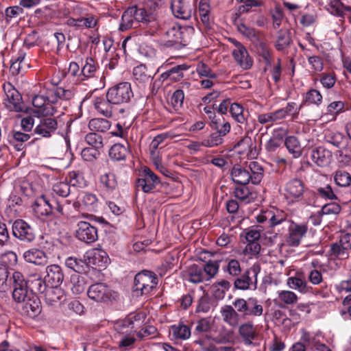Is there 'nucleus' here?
<instances>
[{
    "instance_id": "603ef678",
    "label": "nucleus",
    "mask_w": 351,
    "mask_h": 351,
    "mask_svg": "<svg viewBox=\"0 0 351 351\" xmlns=\"http://www.w3.org/2000/svg\"><path fill=\"white\" fill-rule=\"evenodd\" d=\"M327 10L333 15L343 16L345 11H351V7L344 6L340 0H330Z\"/></svg>"
},
{
    "instance_id": "cd10ccee",
    "label": "nucleus",
    "mask_w": 351,
    "mask_h": 351,
    "mask_svg": "<svg viewBox=\"0 0 351 351\" xmlns=\"http://www.w3.org/2000/svg\"><path fill=\"white\" fill-rule=\"evenodd\" d=\"M231 177L234 182L241 185H246L251 182L250 176L247 167L234 165L231 171Z\"/></svg>"
},
{
    "instance_id": "a18cd8bd",
    "label": "nucleus",
    "mask_w": 351,
    "mask_h": 351,
    "mask_svg": "<svg viewBox=\"0 0 351 351\" xmlns=\"http://www.w3.org/2000/svg\"><path fill=\"white\" fill-rule=\"evenodd\" d=\"M111 126L110 121L103 118H95L89 121L88 128L94 132H106Z\"/></svg>"
},
{
    "instance_id": "49530a36",
    "label": "nucleus",
    "mask_w": 351,
    "mask_h": 351,
    "mask_svg": "<svg viewBox=\"0 0 351 351\" xmlns=\"http://www.w3.org/2000/svg\"><path fill=\"white\" fill-rule=\"evenodd\" d=\"M68 24L76 27L93 28L97 25V20L93 16H88L79 19H71L68 21Z\"/></svg>"
},
{
    "instance_id": "f704fd0d",
    "label": "nucleus",
    "mask_w": 351,
    "mask_h": 351,
    "mask_svg": "<svg viewBox=\"0 0 351 351\" xmlns=\"http://www.w3.org/2000/svg\"><path fill=\"white\" fill-rule=\"evenodd\" d=\"M188 68L189 67L186 64L175 66L162 73L160 79L162 81L169 80L171 82H178L184 77L182 71L187 70Z\"/></svg>"
},
{
    "instance_id": "393cba45",
    "label": "nucleus",
    "mask_w": 351,
    "mask_h": 351,
    "mask_svg": "<svg viewBox=\"0 0 351 351\" xmlns=\"http://www.w3.org/2000/svg\"><path fill=\"white\" fill-rule=\"evenodd\" d=\"M31 138L30 134L25 132L17 131L15 130L10 132L8 136V142L16 150L21 151L24 148V143Z\"/></svg>"
},
{
    "instance_id": "6e6552de",
    "label": "nucleus",
    "mask_w": 351,
    "mask_h": 351,
    "mask_svg": "<svg viewBox=\"0 0 351 351\" xmlns=\"http://www.w3.org/2000/svg\"><path fill=\"white\" fill-rule=\"evenodd\" d=\"M87 295L90 299L97 302H106L117 297L116 292L104 283L90 285L87 291Z\"/></svg>"
},
{
    "instance_id": "e433bc0d",
    "label": "nucleus",
    "mask_w": 351,
    "mask_h": 351,
    "mask_svg": "<svg viewBox=\"0 0 351 351\" xmlns=\"http://www.w3.org/2000/svg\"><path fill=\"white\" fill-rule=\"evenodd\" d=\"M128 152L129 150L127 146L121 143H115L109 150V156L115 161L125 160Z\"/></svg>"
},
{
    "instance_id": "9b49d317",
    "label": "nucleus",
    "mask_w": 351,
    "mask_h": 351,
    "mask_svg": "<svg viewBox=\"0 0 351 351\" xmlns=\"http://www.w3.org/2000/svg\"><path fill=\"white\" fill-rule=\"evenodd\" d=\"M75 237L87 244L93 243L98 239L97 229L88 222L79 221L77 224Z\"/></svg>"
},
{
    "instance_id": "ea45409f",
    "label": "nucleus",
    "mask_w": 351,
    "mask_h": 351,
    "mask_svg": "<svg viewBox=\"0 0 351 351\" xmlns=\"http://www.w3.org/2000/svg\"><path fill=\"white\" fill-rule=\"evenodd\" d=\"M134 12L133 8H128L121 16V22L119 25V29L122 32L126 31L134 27L136 23Z\"/></svg>"
},
{
    "instance_id": "bb28decb",
    "label": "nucleus",
    "mask_w": 351,
    "mask_h": 351,
    "mask_svg": "<svg viewBox=\"0 0 351 351\" xmlns=\"http://www.w3.org/2000/svg\"><path fill=\"white\" fill-rule=\"evenodd\" d=\"M221 315L223 321L231 327H236L239 323V314L235 308L231 305H226L221 308Z\"/></svg>"
},
{
    "instance_id": "864d4df0",
    "label": "nucleus",
    "mask_w": 351,
    "mask_h": 351,
    "mask_svg": "<svg viewBox=\"0 0 351 351\" xmlns=\"http://www.w3.org/2000/svg\"><path fill=\"white\" fill-rule=\"evenodd\" d=\"M214 305V301L208 293H204L197 301L196 313H208Z\"/></svg>"
},
{
    "instance_id": "c9c22d12",
    "label": "nucleus",
    "mask_w": 351,
    "mask_h": 351,
    "mask_svg": "<svg viewBox=\"0 0 351 351\" xmlns=\"http://www.w3.org/2000/svg\"><path fill=\"white\" fill-rule=\"evenodd\" d=\"M99 182L106 192L114 191L118 185L117 176L111 171L102 174L99 178Z\"/></svg>"
},
{
    "instance_id": "5fc2aeb1",
    "label": "nucleus",
    "mask_w": 351,
    "mask_h": 351,
    "mask_svg": "<svg viewBox=\"0 0 351 351\" xmlns=\"http://www.w3.org/2000/svg\"><path fill=\"white\" fill-rule=\"evenodd\" d=\"M249 298H236L232 305L237 309L238 314H240L243 318H249Z\"/></svg>"
},
{
    "instance_id": "f3484780",
    "label": "nucleus",
    "mask_w": 351,
    "mask_h": 351,
    "mask_svg": "<svg viewBox=\"0 0 351 351\" xmlns=\"http://www.w3.org/2000/svg\"><path fill=\"white\" fill-rule=\"evenodd\" d=\"M166 35L168 39L165 42L164 45L167 47L177 49L187 45V40L180 28L172 27L167 32Z\"/></svg>"
},
{
    "instance_id": "9d476101",
    "label": "nucleus",
    "mask_w": 351,
    "mask_h": 351,
    "mask_svg": "<svg viewBox=\"0 0 351 351\" xmlns=\"http://www.w3.org/2000/svg\"><path fill=\"white\" fill-rule=\"evenodd\" d=\"M12 234L23 242L31 243L36 238L33 228L23 219H17L12 224Z\"/></svg>"
},
{
    "instance_id": "09e8293b",
    "label": "nucleus",
    "mask_w": 351,
    "mask_h": 351,
    "mask_svg": "<svg viewBox=\"0 0 351 351\" xmlns=\"http://www.w3.org/2000/svg\"><path fill=\"white\" fill-rule=\"evenodd\" d=\"M249 317H259L264 314V308L261 301L256 298H249Z\"/></svg>"
},
{
    "instance_id": "0e129e2a",
    "label": "nucleus",
    "mask_w": 351,
    "mask_h": 351,
    "mask_svg": "<svg viewBox=\"0 0 351 351\" xmlns=\"http://www.w3.org/2000/svg\"><path fill=\"white\" fill-rule=\"evenodd\" d=\"M304 106L302 103L300 106H298L295 102H289L285 108H280V110L282 112V117L285 119L288 114L291 115L293 119H296L298 117L300 110Z\"/></svg>"
},
{
    "instance_id": "412c9836",
    "label": "nucleus",
    "mask_w": 351,
    "mask_h": 351,
    "mask_svg": "<svg viewBox=\"0 0 351 351\" xmlns=\"http://www.w3.org/2000/svg\"><path fill=\"white\" fill-rule=\"evenodd\" d=\"M32 208L38 217L48 216L53 213V204L45 195L38 197L33 204Z\"/></svg>"
},
{
    "instance_id": "8fccbe9b",
    "label": "nucleus",
    "mask_w": 351,
    "mask_h": 351,
    "mask_svg": "<svg viewBox=\"0 0 351 351\" xmlns=\"http://www.w3.org/2000/svg\"><path fill=\"white\" fill-rule=\"evenodd\" d=\"M133 75L136 80L145 83L154 77L152 73L148 71L144 64H140L133 69Z\"/></svg>"
},
{
    "instance_id": "1a4fd4ad",
    "label": "nucleus",
    "mask_w": 351,
    "mask_h": 351,
    "mask_svg": "<svg viewBox=\"0 0 351 351\" xmlns=\"http://www.w3.org/2000/svg\"><path fill=\"white\" fill-rule=\"evenodd\" d=\"M17 308L23 316L32 319L36 317L42 311L40 301L36 293L20 302Z\"/></svg>"
},
{
    "instance_id": "7ed1b4c3",
    "label": "nucleus",
    "mask_w": 351,
    "mask_h": 351,
    "mask_svg": "<svg viewBox=\"0 0 351 351\" xmlns=\"http://www.w3.org/2000/svg\"><path fill=\"white\" fill-rule=\"evenodd\" d=\"M158 284V278L154 272L143 270L136 274L133 291L141 295H148L156 291Z\"/></svg>"
},
{
    "instance_id": "72a5a7b5",
    "label": "nucleus",
    "mask_w": 351,
    "mask_h": 351,
    "mask_svg": "<svg viewBox=\"0 0 351 351\" xmlns=\"http://www.w3.org/2000/svg\"><path fill=\"white\" fill-rule=\"evenodd\" d=\"M185 275L186 279L192 283L197 284L206 281L203 268L196 264L189 266L185 271Z\"/></svg>"
},
{
    "instance_id": "39448f33",
    "label": "nucleus",
    "mask_w": 351,
    "mask_h": 351,
    "mask_svg": "<svg viewBox=\"0 0 351 351\" xmlns=\"http://www.w3.org/2000/svg\"><path fill=\"white\" fill-rule=\"evenodd\" d=\"M133 97L131 85L128 82H121L110 88L106 97L115 105L128 103Z\"/></svg>"
},
{
    "instance_id": "c03bdc74",
    "label": "nucleus",
    "mask_w": 351,
    "mask_h": 351,
    "mask_svg": "<svg viewBox=\"0 0 351 351\" xmlns=\"http://www.w3.org/2000/svg\"><path fill=\"white\" fill-rule=\"evenodd\" d=\"M213 339V337L210 335H202L194 341V343L198 345L202 351H217Z\"/></svg>"
},
{
    "instance_id": "423d86ee",
    "label": "nucleus",
    "mask_w": 351,
    "mask_h": 351,
    "mask_svg": "<svg viewBox=\"0 0 351 351\" xmlns=\"http://www.w3.org/2000/svg\"><path fill=\"white\" fill-rule=\"evenodd\" d=\"M256 220L258 223L268 222L269 226L271 228L282 226V229L287 227L289 223L286 213L274 208L262 210L256 216Z\"/></svg>"
},
{
    "instance_id": "774afa93",
    "label": "nucleus",
    "mask_w": 351,
    "mask_h": 351,
    "mask_svg": "<svg viewBox=\"0 0 351 351\" xmlns=\"http://www.w3.org/2000/svg\"><path fill=\"white\" fill-rule=\"evenodd\" d=\"M71 291L74 294L78 295L83 293L86 288V283L83 277L80 276H73Z\"/></svg>"
},
{
    "instance_id": "338daca9",
    "label": "nucleus",
    "mask_w": 351,
    "mask_h": 351,
    "mask_svg": "<svg viewBox=\"0 0 351 351\" xmlns=\"http://www.w3.org/2000/svg\"><path fill=\"white\" fill-rule=\"evenodd\" d=\"M334 180L338 186L345 187L350 184L351 176L347 171L339 170L335 172Z\"/></svg>"
},
{
    "instance_id": "3c124183",
    "label": "nucleus",
    "mask_w": 351,
    "mask_h": 351,
    "mask_svg": "<svg viewBox=\"0 0 351 351\" xmlns=\"http://www.w3.org/2000/svg\"><path fill=\"white\" fill-rule=\"evenodd\" d=\"M291 38L289 30L280 29L278 31L276 43V47L277 50H283L291 44Z\"/></svg>"
},
{
    "instance_id": "ddd939ff",
    "label": "nucleus",
    "mask_w": 351,
    "mask_h": 351,
    "mask_svg": "<svg viewBox=\"0 0 351 351\" xmlns=\"http://www.w3.org/2000/svg\"><path fill=\"white\" fill-rule=\"evenodd\" d=\"M4 90L6 95L5 105L12 111L21 112L23 110L22 96L20 93L10 84L4 85Z\"/></svg>"
},
{
    "instance_id": "79ce46f5",
    "label": "nucleus",
    "mask_w": 351,
    "mask_h": 351,
    "mask_svg": "<svg viewBox=\"0 0 351 351\" xmlns=\"http://www.w3.org/2000/svg\"><path fill=\"white\" fill-rule=\"evenodd\" d=\"M287 284L290 289L298 290L302 293H306L312 289L307 282L299 276H293L287 278Z\"/></svg>"
},
{
    "instance_id": "20e7f679",
    "label": "nucleus",
    "mask_w": 351,
    "mask_h": 351,
    "mask_svg": "<svg viewBox=\"0 0 351 351\" xmlns=\"http://www.w3.org/2000/svg\"><path fill=\"white\" fill-rule=\"evenodd\" d=\"M27 283L28 282L25 279L22 273L12 271V282L11 284V289H13L12 298L18 304L35 293L29 291Z\"/></svg>"
},
{
    "instance_id": "6e6d98bb",
    "label": "nucleus",
    "mask_w": 351,
    "mask_h": 351,
    "mask_svg": "<svg viewBox=\"0 0 351 351\" xmlns=\"http://www.w3.org/2000/svg\"><path fill=\"white\" fill-rule=\"evenodd\" d=\"M249 298H236L232 305L237 309L238 314H240L243 318H249Z\"/></svg>"
},
{
    "instance_id": "473e14b6",
    "label": "nucleus",
    "mask_w": 351,
    "mask_h": 351,
    "mask_svg": "<svg viewBox=\"0 0 351 351\" xmlns=\"http://www.w3.org/2000/svg\"><path fill=\"white\" fill-rule=\"evenodd\" d=\"M23 258L25 261L38 265H43L47 262V257L45 252L36 248H32L25 252Z\"/></svg>"
},
{
    "instance_id": "69168bd1",
    "label": "nucleus",
    "mask_w": 351,
    "mask_h": 351,
    "mask_svg": "<svg viewBox=\"0 0 351 351\" xmlns=\"http://www.w3.org/2000/svg\"><path fill=\"white\" fill-rule=\"evenodd\" d=\"M224 271L233 277L239 276L241 272L239 261L234 258L227 259V265L224 268Z\"/></svg>"
},
{
    "instance_id": "2f4dec72",
    "label": "nucleus",
    "mask_w": 351,
    "mask_h": 351,
    "mask_svg": "<svg viewBox=\"0 0 351 351\" xmlns=\"http://www.w3.org/2000/svg\"><path fill=\"white\" fill-rule=\"evenodd\" d=\"M171 8L177 18L187 20L191 16V10L184 0H173Z\"/></svg>"
},
{
    "instance_id": "a211bd4d",
    "label": "nucleus",
    "mask_w": 351,
    "mask_h": 351,
    "mask_svg": "<svg viewBox=\"0 0 351 351\" xmlns=\"http://www.w3.org/2000/svg\"><path fill=\"white\" fill-rule=\"evenodd\" d=\"M288 228L289 236L286 240L287 244L292 247L298 246L307 232V226L304 224L293 223L289 226Z\"/></svg>"
},
{
    "instance_id": "7c9ffc66",
    "label": "nucleus",
    "mask_w": 351,
    "mask_h": 351,
    "mask_svg": "<svg viewBox=\"0 0 351 351\" xmlns=\"http://www.w3.org/2000/svg\"><path fill=\"white\" fill-rule=\"evenodd\" d=\"M134 12L136 23H142L149 24L156 20V14L154 12H148L146 8H138L136 5L132 6Z\"/></svg>"
},
{
    "instance_id": "f8f14e48",
    "label": "nucleus",
    "mask_w": 351,
    "mask_h": 351,
    "mask_svg": "<svg viewBox=\"0 0 351 351\" xmlns=\"http://www.w3.org/2000/svg\"><path fill=\"white\" fill-rule=\"evenodd\" d=\"M52 116L41 114L39 123L34 129L35 134L43 137L49 138L55 133L58 128V122Z\"/></svg>"
},
{
    "instance_id": "680f3d73",
    "label": "nucleus",
    "mask_w": 351,
    "mask_h": 351,
    "mask_svg": "<svg viewBox=\"0 0 351 351\" xmlns=\"http://www.w3.org/2000/svg\"><path fill=\"white\" fill-rule=\"evenodd\" d=\"M82 204L84 208L89 211H95L98 206V199L96 195L87 193L84 195Z\"/></svg>"
},
{
    "instance_id": "37998d69",
    "label": "nucleus",
    "mask_w": 351,
    "mask_h": 351,
    "mask_svg": "<svg viewBox=\"0 0 351 351\" xmlns=\"http://www.w3.org/2000/svg\"><path fill=\"white\" fill-rule=\"evenodd\" d=\"M232 117L239 123L243 124L247 122L248 112H245L243 107L238 103H232L230 106Z\"/></svg>"
},
{
    "instance_id": "e2e57ef3",
    "label": "nucleus",
    "mask_w": 351,
    "mask_h": 351,
    "mask_svg": "<svg viewBox=\"0 0 351 351\" xmlns=\"http://www.w3.org/2000/svg\"><path fill=\"white\" fill-rule=\"evenodd\" d=\"M322 95L319 91L316 89H311L306 93L302 103L304 105L308 104L319 106L322 103Z\"/></svg>"
},
{
    "instance_id": "4c0bfd02",
    "label": "nucleus",
    "mask_w": 351,
    "mask_h": 351,
    "mask_svg": "<svg viewBox=\"0 0 351 351\" xmlns=\"http://www.w3.org/2000/svg\"><path fill=\"white\" fill-rule=\"evenodd\" d=\"M280 109L258 115L257 120L261 124H269L272 125L274 123L280 122L283 120L282 114Z\"/></svg>"
},
{
    "instance_id": "58836bf2",
    "label": "nucleus",
    "mask_w": 351,
    "mask_h": 351,
    "mask_svg": "<svg viewBox=\"0 0 351 351\" xmlns=\"http://www.w3.org/2000/svg\"><path fill=\"white\" fill-rule=\"evenodd\" d=\"M248 172L252 177L251 182L254 184H258L263 178V169L262 166L256 161H252L247 167Z\"/></svg>"
},
{
    "instance_id": "2eb2a0df",
    "label": "nucleus",
    "mask_w": 351,
    "mask_h": 351,
    "mask_svg": "<svg viewBox=\"0 0 351 351\" xmlns=\"http://www.w3.org/2000/svg\"><path fill=\"white\" fill-rule=\"evenodd\" d=\"M53 84L52 87H49L47 84L45 85L47 101L56 104L60 101H69L73 97L74 94L72 90L56 87L55 86L56 84L53 83Z\"/></svg>"
},
{
    "instance_id": "c756f323",
    "label": "nucleus",
    "mask_w": 351,
    "mask_h": 351,
    "mask_svg": "<svg viewBox=\"0 0 351 351\" xmlns=\"http://www.w3.org/2000/svg\"><path fill=\"white\" fill-rule=\"evenodd\" d=\"M12 272L6 265L0 262V291L6 292L11 290Z\"/></svg>"
},
{
    "instance_id": "a19ab883",
    "label": "nucleus",
    "mask_w": 351,
    "mask_h": 351,
    "mask_svg": "<svg viewBox=\"0 0 351 351\" xmlns=\"http://www.w3.org/2000/svg\"><path fill=\"white\" fill-rule=\"evenodd\" d=\"M114 330L121 335H128L135 332V325L130 318L118 320L114 325Z\"/></svg>"
},
{
    "instance_id": "6ab92c4d",
    "label": "nucleus",
    "mask_w": 351,
    "mask_h": 351,
    "mask_svg": "<svg viewBox=\"0 0 351 351\" xmlns=\"http://www.w3.org/2000/svg\"><path fill=\"white\" fill-rule=\"evenodd\" d=\"M45 95H36L32 99V104L35 108H38V112L43 115H53L56 112V108L53 104L47 101L46 97V89L44 88Z\"/></svg>"
},
{
    "instance_id": "5701e85b",
    "label": "nucleus",
    "mask_w": 351,
    "mask_h": 351,
    "mask_svg": "<svg viewBox=\"0 0 351 351\" xmlns=\"http://www.w3.org/2000/svg\"><path fill=\"white\" fill-rule=\"evenodd\" d=\"M114 106L115 104L110 101L106 97V98L97 97L94 101L95 109L98 112L108 118L112 117L116 114L117 109Z\"/></svg>"
},
{
    "instance_id": "4be33fe9",
    "label": "nucleus",
    "mask_w": 351,
    "mask_h": 351,
    "mask_svg": "<svg viewBox=\"0 0 351 351\" xmlns=\"http://www.w3.org/2000/svg\"><path fill=\"white\" fill-rule=\"evenodd\" d=\"M238 333L245 346L252 345L253 341L258 336L255 326L250 322L241 324L238 329Z\"/></svg>"
},
{
    "instance_id": "4468645a",
    "label": "nucleus",
    "mask_w": 351,
    "mask_h": 351,
    "mask_svg": "<svg viewBox=\"0 0 351 351\" xmlns=\"http://www.w3.org/2000/svg\"><path fill=\"white\" fill-rule=\"evenodd\" d=\"M159 183L158 177L150 169L145 167L143 169L141 178L136 182V187L137 190H141L144 193H149Z\"/></svg>"
},
{
    "instance_id": "aec40b11",
    "label": "nucleus",
    "mask_w": 351,
    "mask_h": 351,
    "mask_svg": "<svg viewBox=\"0 0 351 351\" xmlns=\"http://www.w3.org/2000/svg\"><path fill=\"white\" fill-rule=\"evenodd\" d=\"M46 275L44 277L45 282L51 286H60L63 280L64 274L61 267L58 265H51L45 269Z\"/></svg>"
},
{
    "instance_id": "4d7b16f0",
    "label": "nucleus",
    "mask_w": 351,
    "mask_h": 351,
    "mask_svg": "<svg viewBox=\"0 0 351 351\" xmlns=\"http://www.w3.org/2000/svg\"><path fill=\"white\" fill-rule=\"evenodd\" d=\"M204 271V276L206 278L205 280L208 281L215 277L217 274L219 268V265L217 261H209L205 265L202 266Z\"/></svg>"
},
{
    "instance_id": "de8ad7c7",
    "label": "nucleus",
    "mask_w": 351,
    "mask_h": 351,
    "mask_svg": "<svg viewBox=\"0 0 351 351\" xmlns=\"http://www.w3.org/2000/svg\"><path fill=\"white\" fill-rule=\"evenodd\" d=\"M285 145L289 152L293 158H298L302 154V148L298 139L294 136H287L285 141Z\"/></svg>"
},
{
    "instance_id": "0eeeda50",
    "label": "nucleus",
    "mask_w": 351,
    "mask_h": 351,
    "mask_svg": "<svg viewBox=\"0 0 351 351\" xmlns=\"http://www.w3.org/2000/svg\"><path fill=\"white\" fill-rule=\"evenodd\" d=\"M260 271L258 265H254L250 268L246 269L245 272L239 276L234 281V287L239 290H247L253 286L256 288L257 275Z\"/></svg>"
},
{
    "instance_id": "c85d7f7f",
    "label": "nucleus",
    "mask_w": 351,
    "mask_h": 351,
    "mask_svg": "<svg viewBox=\"0 0 351 351\" xmlns=\"http://www.w3.org/2000/svg\"><path fill=\"white\" fill-rule=\"evenodd\" d=\"M64 291L60 286H51L45 293V301L49 305H55L58 302L64 300Z\"/></svg>"
},
{
    "instance_id": "f257e3e1",
    "label": "nucleus",
    "mask_w": 351,
    "mask_h": 351,
    "mask_svg": "<svg viewBox=\"0 0 351 351\" xmlns=\"http://www.w3.org/2000/svg\"><path fill=\"white\" fill-rule=\"evenodd\" d=\"M284 197L289 203H295L305 200L308 205L315 203V194L310 191L300 178L289 180L284 186Z\"/></svg>"
},
{
    "instance_id": "f03ea898",
    "label": "nucleus",
    "mask_w": 351,
    "mask_h": 351,
    "mask_svg": "<svg viewBox=\"0 0 351 351\" xmlns=\"http://www.w3.org/2000/svg\"><path fill=\"white\" fill-rule=\"evenodd\" d=\"M104 255H106L104 252L95 250L86 252L84 260L73 256L68 257L65 260V265L68 268L79 274L87 273L90 265L100 266V258H104ZM105 262H107L108 257L105 256Z\"/></svg>"
},
{
    "instance_id": "052dcab7",
    "label": "nucleus",
    "mask_w": 351,
    "mask_h": 351,
    "mask_svg": "<svg viewBox=\"0 0 351 351\" xmlns=\"http://www.w3.org/2000/svg\"><path fill=\"white\" fill-rule=\"evenodd\" d=\"M212 328V323L210 319L208 317L202 318L197 320L195 323V328L194 334L197 335H202V334L208 332Z\"/></svg>"
},
{
    "instance_id": "13d9d810",
    "label": "nucleus",
    "mask_w": 351,
    "mask_h": 351,
    "mask_svg": "<svg viewBox=\"0 0 351 351\" xmlns=\"http://www.w3.org/2000/svg\"><path fill=\"white\" fill-rule=\"evenodd\" d=\"M96 70L97 68L94 60L92 58H87L85 64L81 69L82 77L80 80L93 77Z\"/></svg>"
},
{
    "instance_id": "a878e982",
    "label": "nucleus",
    "mask_w": 351,
    "mask_h": 351,
    "mask_svg": "<svg viewBox=\"0 0 351 351\" xmlns=\"http://www.w3.org/2000/svg\"><path fill=\"white\" fill-rule=\"evenodd\" d=\"M169 335L174 341L186 340L191 335V328L181 323L174 324L169 328Z\"/></svg>"
},
{
    "instance_id": "bf43d9fd",
    "label": "nucleus",
    "mask_w": 351,
    "mask_h": 351,
    "mask_svg": "<svg viewBox=\"0 0 351 351\" xmlns=\"http://www.w3.org/2000/svg\"><path fill=\"white\" fill-rule=\"evenodd\" d=\"M330 253L335 258L343 260L349 257L350 251L337 241L330 245Z\"/></svg>"
},
{
    "instance_id": "dca6fc26",
    "label": "nucleus",
    "mask_w": 351,
    "mask_h": 351,
    "mask_svg": "<svg viewBox=\"0 0 351 351\" xmlns=\"http://www.w3.org/2000/svg\"><path fill=\"white\" fill-rule=\"evenodd\" d=\"M234 44L235 48L232 51V56L235 61L243 69H250L252 66V60L247 49L238 41H234Z\"/></svg>"
},
{
    "instance_id": "b1692460",
    "label": "nucleus",
    "mask_w": 351,
    "mask_h": 351,
    "mask_svg": "<svg viewBox=\"0 0 351 351\" xmlns=\"http://www.w3.org/2000/svg\"><path fill=\"white\" fill-rule=\"evenodd\" d=\"M311 157L317 165L326 167L330 163L332 153L323 147H318L312 150Z\"/></svg>"
}]
</instances>
